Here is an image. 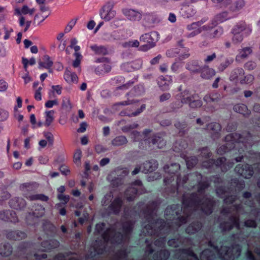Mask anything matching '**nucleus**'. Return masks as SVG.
I'll use <instances>...</instances> for the list:
<instances>
[{
  "instance_id": "58",
  "label": "nucleus",
  "mask_w": 260,
  "mask_h": 260,
  "mask_svg": "<svg viewBox=\"0 0 260 260\" xmlns=\"http://www.w3.org/2000/svg\"><path fill=\"white\" fill-rule=\"evenodd\" d=\"M77 41L75 38H73L71 40V44L70 47L71 48H73L75 51V53L79 52V51L80 49V47L79 46L76 45Z\"/></svg>"
},
{
  "instance_id": "30",
  "label": "nucleus",
  "mask_w": 260,
  "mask_h": 260,
  "mask_svg": "<svg viewBox=\"0 0 260 260\" xmlns=\"http://www.w3.org/2000/svg\"><path fill=\"white\" fill-rule=\"evenodd\" d=\"M90 48L98 55H106L108 53L107 49L103 46L93 45L90 46Z\"/></svg>"
},
{
  "instance_id": "55",
  "label": "nucleus",
  "mask_w": 260,
  "mask_h": 260,
  "mask_svg": "<svg viewBox=\"0 0 260 260\" xmlns=\"http://www.w3.org/2000/svg\"><path fill=\"white\" fill-rule=\"evenodd\" d=\"M233 42L235 44H238L242 42L244 35L236 32H233Z\"/></svg>"
},
{
  "instance_id": "19",
  "label": "nucleus",
  "mask_w": 260,
  "mask_h": 260,
  "mask_svg": "<svg viewBox=\"0 0 260 260\" xmlns=\"http://www.w3.org/2000/svg\"><path fill=\"white\" fill-rule=\"evenodd\" d=\"M172 79L171 76H161L159 78L158 84L162 90H168L169 85L172 83Z\"/></svg>"
},
{
  "instance_id": "56",
  "label": "nucleus",
  "mask_w": 260,
  "mask_h": 260,
  "mask_svg": "<svg viewBox=\"0 0 260 260\" xmlns=\"http://www.w3.org/2000/svg\"><path fill=\"white\" fill-rule=\"evenodd\" d=\"M169 253L168 251H161L159 253V256L156 257V260H166L169 257Z\"/></svg>"
},
{
  "instance_id": "57",
  "label": "nucleus",
  "mask_w": 260,
  "mask_h": 260,
  "mask_svg": "<svg viewBox=\"0 0 260 260\" xmlns=\"http://www.w3.org/2000/svg\"><path fill=\"white\" fill-rule=\"evenodd\" d=\"M197 159L195 157H192L187 158L186 160V165L188 168L192 167L193 166L197 164Z\"/></svg>"
},
{
  "instance_id": "20",
  "label": "nucleus",
  "mask_w": 260,
  "mask_h": 260,
  "mask_svg": "<svg viewBox=\"0 0 260 260\" xmlns=\"http://www.w3.org/2000/svg\"><path fill=\"white\" fill-rule=\"evenodd\" d=\"M207 129L210 131L214 139L218 137V133L221 129L220 125L218 123H211L207 126Z\"/></svg>"
},
{
  "instance_id": "33",
  "label": "nucleus",
  "mask_w": 260,
  "mask_h": 260,
  "mask_svg": "<svg viewBox=\"0 0 260 260\" xmlns=\"http://www.w3.org/2000/svg\"><path fill=\"white\" fill-rule=\"evenodd\" d=\"M72 104L69 97L64 96L62 98L61 108L67 111H70L72 109Z\"/></svg>"
},
{
  "instance_id": "13",
  "label": "nucleus",
  "mask_w": 260,
  "mask_h": 260,
  "mask_svg": "<svg viewBox=\"0 0 260 260\" xmlns=\"http://www.w3.org/2000/svg\"><path fill=\"white\" fill-rule=\"evenodd\" d=\"M158 164L155 160H151L143 163L141 170L145 173L151 172L157 168Z\"/></svg>"
},
{
  "instance_id": "37",
  "label": "nucleus",
  "mask_w": 260,
  "mask_h": 260,
  "mask_svg": "<svg viewBox=\"0 0 260 260\" xmlns=\"http://www.w3.org/2000/svg\"><path fill=\"white\" fill-rule=\"evenodd\" d=\"M12 251L11 246L9 244H4L0 248V254L4 256H9Z\"/></svg>"
},
{
  "instance_id": "23",
  "label": "nucleus",
  "mask_w": 260,
  "mask_h": 260,
  "mask_svg": "<svg viewBox=\"0 0 260 260\" xmlns=\"http://www.w3.org/2000/svg\"><path fill=\"white\" fill-rule=\"evenodd\" d=\"M65 80L70 83H76L78 82V78L77 75L68 70H67L64 74Z\"/></svg>"
},
{
  "instance_id": "59",
  "label": "nucleus",
  "mask_w": 260,
  "mask_h": 260,
  "mask_svg": "<svg viewBox=\"0 0 260 260\" xmlns=\"http://www.w3.org/2000/svg\"><path fill=\"white\" fill-rule=\"evenodd\" d=\"M138 126V124L137 123H133L132 124H131L129 125H126L122 128V131L126 133L129 132L131 129L136 128Z\"/></svg>"
},
{
  "instance_id": "29",
  "label": "nucleus",
  "mask_w": 260,
  "mask_h": 260,
  "mask_svg": "<svg viewBox=\"0 0 260 260\" xmlns=\"http://www.w3.org/2000/svg\"><path fill=\"white\" fill-rule=\"evenodd\" d=\"M126 138L124 136H119L115 137L111 141V144L114 146H120L127 143Z\"/></svg>"
},
{
  "instance_id": "7",
  "label": "nucleus",
  "mask_w": 260,
  "mask_h": 260,
  "mask_svg": "<svg viewBox=\"0 0 260 260\" xmlns=\"http://www.w3.org/2000/svg\"><path fill=\"white\" fill-rule=\"evenodd\" d=\"M98 62H103L99 65L95 70L96 74L102 75L109 72L111 67L107 58H102L97 60Z\"/></svg>"
},
{
  "instance_id": "9",
  "label": "nucleus",
  "mask_w": 260,
  "mask_h": 260,
  "mask_svg": "<svg viewBox=\"0 0 260 260\" xmlns=\"http://www.w3.org/2000/svg\"><path fill=\"white\" fill-rule=\"evenodd\" d=\"M123 13L131 21H139L142 18L141 13L134 9H125L123 10Z\"/></svg>"
},
{
  "instance_id": "6",
  "label": "nucleus",
  "mask_w": 260,
  "mask_h": 260,
  "mask_svg": "<svg viewBox=\"0 0 260 260\" xmlns=\"http://www.w3.org/2000/svg\"><path fill=\"white\" fill-rule=\"evenodd\" d=\"M142 186V182L140 180H137L131 185L127 189L125 195L128 201L133 200L136 197L137 193Z\"/></svg>"
},
{
  "instance_id": "61",
  "label": "nucleus",
  "mask_w": 260,
  "mask_h": 260,
  "mask_svg": "<svg viewBox=\"0 0 260 260\" xmlns=\"http://www.w3.org/2000/svg\"><path fill=\"white\" fill-rule=\"evenodd\" d=\"M112 197L111 193L106 194L102 201L103 205H107L111 201Z\"/></svg>"
},
{
  "instance_id": "31",
  "label": "nucleus",
  "mask_w": 260,
  "mask_h": 260,
  "mask_svg": "<svg viewBox=\"0 0 260 260\" xmlns=\"http://www.w3.org/2000/svg\"><path fill=\"white\" fill-rule=\"evenodd\" d=\"M15 213L10 211L3 212L0 213V218L4 220H10L11 221H16L17 220L14 218Z\"/></svg>"
},
{
  "instance_id": "60",
  "label": "nucleus",
  "mask_w": 260,
  "mask_h": 260,
  "mask_svg": "<svg viewBox=\"0 0 260 260\" xmlns=\"http://www.w3.org/2000/svg\"><path fill=\"white\" fill-rule=\"evenodd\" d=\"M58 104V101L56 99L53 100H49L46 102L45 107L47 108H51L54 105Z\"/></svg>"
},
{
  "instance_id": "18",
  "label": "nucleus",
  "mask_w": 260,
  "mask_h": 260,
  "mask_svg": "<svg viewBox=\"0 0 260 260\" xmlns=\"http://www.w3.org/2000/svg\"><path fill=\"white\" fill-rule=\"evenodd\" d=\"M9 204L12 208L16 209H21L26 206L25 200L20 198H15L11 200Z\"/></svg>"
},
{
  "instance_id": "51",
  "label": "nucleus",
  "mask_w": 260,
  "mask_h": 260,
  "mask_svg": "<svg viewBox=\"0 0 260 260\" xmlns=\"http://www.w3.org/2000/svg\"><path fill=\"white\" fill-rule=\"evenodd\" d=\"M33 214L34 216L36 217H41L45 214V209L42 206H38Z\"/></svg>"
},
{
  "instance_id": "27",
  "label": "nucleus",
  "mask_w": 260,
  "mask_h": 260,
  "mask_svg": "<svg viewBox=\"0 0 260 260\" xmlns=\"http://www.w3.org/2000/svg\"><path fill=\"white\" fill-rule=\"evenodd\" d=\"M237 134H230L228 135L225 137V139L228 141H230L232 138H233L234 136L237 137ZM232 144L233 142H229L226 143L225 146H223L222 147H220L218 149L217 152L219 154H222L223 152H226L229 150V149H228V146H230Z\"/></svg>"
},
{
  "instance_id": "24",
  "label": "nucleus",
  "mask_w": 260,
  "mask_h": 260,
  "mask_svg": "<svg viewBox=\"0 0 260 260\" xmlns=\"http://www.w3.org/2000/svg\"><path fill=\"white\" fill-rule=\"evenodd\" d=\"M59 243L56 240L46 241L42 243V246L43 248L41 249L42 251H46L50 250L52 248H55L58 247Z\"/></svg>"
},
{
  "instance_id": "15",
  "label": "nucleus",
  "mask_w": 260,
  "mask_h": 260,
  "mask_svg": "<svg viewBox=\"0 0 260 260\" xmlns=\"http://www.w3.org/2000/svg\"><path fill=\"white\" fill-rule=\"evenodd\" d=\"M198 206H199L198 208H200L207 214H210L212 212L213 203L211 200L208 199H203L202 203H198Z\"/></svg>"
},
{
  "instance_id": "22",
  "label": "nucleus",
  "mask_w": 260,
  "mask_h": 260,
  "mask_svg": "<svg viewBox=\"0 0 260 260\" xmlns=\"http://www.w3.org/2000/svg\"><path fill=\"white\" fill-rule=\"evenodd\" d=\"M35 11L34 8L30 9L27 5H23L21 9L17 8L15 9V13L18 15L29 14L32 15Z\"/></svg>"
},
{
  "instance_id": "12",
  "label": "nucleus",
  "mask_w": 260,
  "mask_h": 260,
  "mask_svg": "<svg viewBox=\"0 0 260 260\" xmlns=\"http://www.w3.org/2000/svg\"><path fill=\"white\" fill-rule=\"evenodd\" d=\"M204 22L205 21H203V20H201L196 22H193L189 25H188L187 26V29L188 30H193V31L187 34L186 37L187 38H191L199 34L200 32V30H199V27L202 25Z\"/></svg>"
},
{
  "instance_id": "42",
  "label": "nucleus",
  "mask_w": 260,
  "mask_h": 260,
  "mask_svg": "<svg viewBox=\"0 0 260 260\" xmlns=\"http://www.w3.org/2000/svg\"><path fill=\"white\" fill-rule=\"evenodd\" d=\"M180 168V165L178 164H172L171 166L166 165L164 167V170L166 172H168L169 173L174 174L177 172Z\"/></svg>"
},
{
  "instance_id": "49",
  "label": "nucleus",
  "mask_w": 260,
  "mask_h": 260,
  "mask_svg": "<svg viewBox=\"0 0 260 260\" xmlns=\"http://www.w3.org/2000/svg\"><path fill=\"white\" fill-rule=\"evenodd\" d=\"M82 157V151L80 149L76 150L74 155V162L77 165L81 164V158Z\"/></svg>"
},
{
  "instance_id": "32",
  "label": "nucleus",
  "mask_w": 260,
  "mask_h": 260,
  "mask_svg": "<svg viewBox=\"0 0 260 260\" xmlns=\"http://www.w3.org/2000/svg\"><path fill=\"white\" fill-rule=\"evenodd\" d=\"M25 197L30 201L35 200H41L43 201H47L48 200V197L43 194H25Z\"/></svg>"
},
{
  "instance_id": "1",
  "label": "nucleus",
  "mask_w": 260,
  "mask_h": 260,
  "mask_svg": "<svg viewBox=\"0 0 260 260\" xmlns=\"http://www.w3.org/2000/svg\"><path fill=\"white\" fill-rule=\"evenodd\" d=\"M211 248L213 249L212 250L207 249L202 252L200 256L201 260H211L215 254L226 260H233L240 255L241 248L238 245H236L232 248L225 246L222 247L220 250L215 247H211Z\"/></svg>"
},
{
  "instance_id": "5",
  "label": "nucleus",
  "mask_w": 260,
  "mask_h": 260,
  "mask_svg": "<svg viewBox=\"0 0 260 260\" xmlns=\"http://www.w3.org/2000/svg\"><path fill=\"white\" fill-rule=\"evenodd\" d=\"M127 174V172L122 169L117 168L112 171L108 175V180L113 185L118 186L122 183L123 178Z\"/></svg>"
},
{
  "instance_id": "54",
  "label": "nucleus",
  "mask_w": 260,
  "mask_h": 260,
  "mask_svg": "<svg viewBox=\"0 0 260 260\" xmlns=\"http://www.w3.org/2000/svg\"><path fill=\"white\" fill-rule=\"evenodd\" d=\"M44 136L47 139L49 145H52L53 143V135L49 132H44L43 133Z\"/></svg>"
},
{
  "instance_id": "64",
  "label": "nucleus",
  "mask_w": 260,
  "mask_h": 260,
  "mask_svg": "<svg viewBox=\"0 0 260 260\" xmlns=\"http://www.w3.org/2000/svg\"><path fill=\"white\" fill-rule=\"evenodd\" d=\"M76 23V20H72L68 23L65 28L66 32H69Z\"/></svg>"
},
{
  "instance_id": "46",
  "label": "nucleus",
  "mask_w": 260,
  "mask_h": 260,
  "mask_svg": "<svg viewBox=\"0 0 260 260\" xmlns=\"http://www.w3.org/2000/svg\"><path fill=\"white\" fill-rule=\"evenodd\" d=\"M245 6V2L243 0L237 1L233 5L230 7L233 11H238L242 9Z\"/></svg>"
},
{
  "instance_id": "10",
  "label": "nucleus",
  "mask_w": 260,
  "mask_h": 260,
  "mask_svg": "<svg viewBox=\"0 0 260 260\" xmlns=\"http://www.w3.org/2000/svg\"><path fill=\"white\" fill-rule=\"evenodd\" d=\"M142 66V60L141 59H136L131 62L124 63L122 64V69L127 71L131 72L140 69Z\"/></svg>"
},
{
  "instance_id": "53",
  "label": "nucleus",
  "mask_w": 260,
  "mask_h": 260,
  "mask_svg": "<svg viewBox=\"0 0 260 260\" xmlns=\"http://www.w3.org/2000/svg\"><path fill=\"white\" fill-rule=\"evenodd\" d=\"M233 62V59L232 58H226L224 62L221 63L219 67V70L221 71H223L224 69H225L228 66H229L231 64H232Z\"/></svg>"
},
{
  "instance_id": "34",
  "label": "nucleus",
  "mask_w": 260,
  "mask_h": 260,
  "mask_svg": "<svg viewBox=\"0 0 260 260\" xmlns=\"http://www.w3.org/2000/svg\"><path fill=\"white\" fill-rule=\"evenodd\" d=\"M54 112L53 110L46 111L45 112V121L44 125L46 127H48L51 124L54 120Z\"/></svg>"
},
{
  "instance_id": "28",
  "label": "nucleus",
  "mask_w": 260,
  "mask_h": 260,
  "mask_svg": "<svg viewBox=\"0 0 260 260\" xmlns=\"http://www.w3.org/2000/svg\"><path fill=\"white\" fill-rule=\"evenodd\" d=\"M250 32L251 30L249 28H246L244 24H241L236 25L233 30V32L243 34V35H247Z\"/></svg>"
},
{
  "instance_id": "35",
  "label": "nucleus",
  "mask_w": 260,
  "mask_h": 260,
  "mask_svg": "<svg viewBox=\"0 0 260 260\" xmlns=\"http://www.w3.org/2000/svg\"><path fill=\"white\" fill-rule=\"evenodd\" d=\"M215 72L214 70L211 68H205L201 73V76L204 79H209L214 76Z\"/></svg>"
},
{
  "instance_id": "25",
  "label": "nucleus",
  "mask_w": 260,
  "mask_h": 260,
  "mask_svg": "<svg viewBox=\"0 0 260 260\" xmlns=\"http://www.w3.org/2000/svg\"><path fill=\"white\" fill-rule=\"evenodd\" d=\"M233 109L235 112L241 113L244 116L249 115L250 113L247 106L243 104L236 105Z\"/></svg>"
},
{
  "instance_id": "39",
  "label": "nucleus",
  "mask_w": 260,
  "mask_h": 260,
  "mask_svg": "<svg viewBox=\"0 0 260 260\" xmlns=\"http://www.w3.org/2000/svg\"><path fill=\"white\" fill-rule=\"evenodd\" d=\"M201 226H202L201 223L199 222L193 223L187 228L186 231L188 234H194L199 230H200Z\"/></svg>"
},
{
  "instance_id": "44",
  "label": "nucleus",
  "mask_w": 260,
  "mask_h": 260,
  "mask_svg": "<svg viewBox=\"0 0 260 260\" xmlns=\"http://www.w3.org/2000/svg\"><path fill=\"white\" fill-rule=\"evenodd\" d=\"M149 222V224H147L146 225H144V228L143 230V233H144L145 234H148V235H153L155 234V230H153V227L152 225H150L149 224H153L150 222V220H148V221Z\"/></svg>"
},
{
  "instance_id": "47",
  "label": "nucleus",
  "mask_w": 260,
  "mask_h": 260,
  "mask_svg": "<svg viewBox=\"0 0 260 260\" xmlns=\"http://www.w3.org/2000/svg\"><path fill=\"white\" fill-rule=\"evenodd\" d=\"M212 1L221 8L228 7L231 4V0H212Z\"/></svg>"
},
{
  "instance_id": "11",
  "label": "nucleus",
  "mask_w": 260,
  "mask_h": 260,
  "mask_svg": "<svg viewBox=\"0 0 260 260\" xmlns=\"http://www.w3.org/2000/svg\"><path fill=\"white\" fill-rule=\"evenodd\" d=\"M195 95V94H191L188 90H184L183 92H181L179 95L180 102L177 108L182 107L183 104H189L193 100Z\"/></svg>"
},
{
  "instance_id": "3",
  "label": "nucleus",
  "mask_w": 260,
  "mask_h": 260,
  "mask_svg": "<svg viewBox=\"0 0 260 260\" xmlns=\"http://www.w3.org/2000/svg\"><path fill=\"white\" fill-rule=\"evenodd\" d=\"M105 226V224L103 223L97 224L95 226V232L99 234H102L103 238L105 241L110 240L112 243H120V242L122 240V239L126 238L125 237V236L124 237L123 235H120V234H115L113 237L110 239V235L113 234V231L109 229L104 233H103Z\"/></svg>"
},
{
  "instance_id": "14",
  "label": "nucleus",
  "mask_w": 260,
  "mask_h": 260,
  "mask_svg": "<svg viewBox=\"0 0 260 260\" xmlns=\"http://www.w3.org/2000/svg\"><path fill=\"white\" fill-rule=\"evenodd\" d=\"M244 70L241 68H237L231 72L230 79L231 81L240 82L241 79L244 77Z\"/></svg>"
},
{
  "instance_id": "41",
  "label": "nucleus",
  "mask_w": 260,
  "mask_h": 260,
  "mask_svg": "<svg viewBox=\"0 0 260 260\" xmlns=\"http://www.w3.org/2000/svg\"><path fill=\"white\" fill-rule=\"evenodd\" d=\"M52 90L49 92V98L51 99L55 96L54 93L56 92L58 95L61 94L62 87L60 85L52 86Z\"/></svg>"
},
{
  "instance_id": "36",
  "label": "nucleus",
  "mask_w": 260,
  "mask_h": 260,
  "mask_svg": "<svg viewBox=\"0 0 260 260\" xmlns=\"http://www.w3.org/2000/svg\"><path fill=\"white\" fill-rule=\"evenodd\" d=\"M121 205V200L119 198L115 199L110 205V209L114 213H117L119 211Z\"/></svg>"
},
{
  "instance_id": "43",
  "label": "nucleus",
  "mask_w": 260,
  "mask_h": 260,
  "mask_svg": "<svg viewBox=\"0 0 260 260\" xmlns=\"http://www.w3.org/2000/svg\"><path fill=\"white\" fill-rule=\"evenodd\" d=\"M229 18L228 13L223 12L218 14L215 17V20L216 23H221Z\"/></svg>"
},
{
  "instance_id": "40",
  "label": "nucleus",
  "mask_w": 260,
  "mask_h": 260,
  "mask_svg": "<svg viewBox=\"0 0 260 260\" xmlns=\"http://www.w3.org/2000/svg\"><path fill=\"white\" fill-rule=\"evenodd\" d=\"M196 13L195 10L191 7H185L182 9V16L186 18L193 16Z\"/></svg>"
},
{
  "instance_id": "8",
  "label": "nucleus",
  "mask_w": 260,
  "mask_h": 260,
  "mask_svg": "<svg viewBox=\"0 0 260 260\" xmlns=\"http://www.w3.org/2000/svg\"><path fill=\"white\" fill-rule=\"evenodd\" d=\"M235 171L245 178H249L253 174V171L248 164H239L235 168Z\"/></svg>"
},
{
  "instance_id": "48",
  "label": "nucleus",
  "mask_w": 260,
  "mask_h": 260,
  "mask_svg": "<svg viewBox=\"0 0 260 260\" xmlns=\"http://www.w3.org/2000/svg\"><path fill=\"white\" fill-rule=\"evenodd\" d=\"M74 55L76 57V59L73 61V65L75 68L79 67V70L80 71L81 68L79 66L81 62V60L82 58V56L81 55L80 52L75 53Z\"/></svg>"
},
{
  "instance_id": "38",
  "label": "nucleus",
  "mask_w": 260,
  "mask_h": 260,
  "mask_svg": "<svg viewBox=\"0 0 260 260\" xmlns=\"http://www.w3.org/2000/svg\"><path fill=\"white\" fill-rule=\"evenodd\" d=\"M186 69L192 72H198L200 71L198 63L196 61H191L186 64Z\"/></svg>"
},
{
  "instance_id": "26",
  "label": "nucleus",
  "mask_w": 260,
  "mask_h": 260,
  "mask_svg": "<svg viewBox=\"0 0 260 260\" xmlns=\"http://www.w3.org/2000/svg\"><path fill=\"white\" fill-rule=\"evenodd\" d=\"M43 61L39 62V68H45L50 69L53 64V62L51 60L50 58L48 55H44L43 57Z\"/></svg>"
},
{
  "instance_id": "63",
  "label": "nucleus",
  "mask_w": 260,
  "mask_h": 260,
  "mask_svg": "<svg viewBox=\"0 0 260 260\" xmlns=\"http://www.w3.org/2000/svg\"><path fill=\"white\" fill-rule=\"evenodd\" d=\"M256 66V63L252 61H248L245 64V68L249 70H253Z\"/></svg>"
},
{
  "instance_id": "17",
  "label": "nucleus",
  "mask_w": 260,
  "mask_h": 260,
  "mask_svg": "<svg viewBox=\"0 0 260 260\" xmlns=\"http://www.w3.org/2000/svg\"><path fill=\"white\" fill-rule=\"evenodd\" d=\"M234 225L239 228V219L236 216L232 217L228 222L221 223L220 228L224 231L230 230Z\"/></svg>"
},
{
  "instance_id": "50",
  "label": "nucleus",
  "mask_w": 260,
  "mask_h": 260,
  "mask_svg": "<svg viewBox=\"0 0 260 260\" xmlns=\"http://www.w3.org/2000/svg\"><path fill=\"white\" fill-rule=\"evenodd\" d=\"M140 43L136 40H133L125 42L123 44V46L125 48L137 47L139 46Z\"/></svg>"
},
{
  "instance_id": "2",
  "label": "nucleus",
  "mask_w": 260,
  "mask_h": 260,
  "mask_svg": "<svg viewBox=\"0 0 260 260\" xmlns=\"http://www.w3.org/2000/svg\"><path fill=\"white\" fill-rule=\"evenodd\" d=\"M140 40L144 44L140 47V50L146 51L155 46L158 40V35L156 32L145 34L140 37Z\"/></svg>"
},
{
  "instance_id": "16",
  "label": "nucleus",
  "mask_w": 260,
  "mask_h": 260,
  "mask_svg": "<svg viewBox=\"0 0 260 260\" xmlns=\"http://www.w3.org/2000/svg\"><path fill=\"white\" fill-rule=\"evenodd\" d=\"M150 147L152 149L162 148L166 145V141L160 136H155L151 140L150 142Z\"/></svg>"
},
{
  "instance_id": "52",
  "label": "nucleus",
  "mask_w": 260,
  "mask_h": 260,
  "mask_svg": "<svg viewBox=\"0 0 260 260\" xmlns=\"http://www.w3.org/2000/svg\"><path fill=\"white\" fill-rule=\"evenodd\" d=\"M254 80V77L251 75H247L241 79L240 83L241 84H250Z\"/></svg>"
},
{
  "instance_id": "62",
  "label": "nucleus",
  "mask_w": 260,
  "mask_h": 260,
  "mask_svg": "<svg viewBox=\"0 0 260 260\" xmlns=\"http://www.w3.org/2000/svg\"><path fill=\"white\" fill-rule=\"evenodd\" d=\"M58 199L62 201L63 204H67L69 201L70 197L68 195H64L63 194H58L57 195Z\"/></svg>"
},
{
  "instance_id": "45",
  "label": "nucleus",
  "mask_w": 260,
  "mask_h": 260,
  "mask_svg": "<svg viewBox=\"0 0 260 260\" xmlns=\"http://www.w3.org/2000/svg\"><path fill=\"white\" fill-rule=\"evenodd\" d=\"M196 98L197 96L196 95L193 100H192V101L188 104L190 108L193 109L198 108H200L202 105V101L200 100L197 99Z\"/></svg>"
},
{
  "instance_id": "21",
  "label": "nucleus",
  "mask_w": 260,
  "mask_h": 260,
  "mask_svg": "<svg viewBox=\"0 0 260 260\" xmlns=\"http://www.w3.org/2000/svg\"><path fill=\"white\" fill-rule=\"evenodd\" d=\"M252 52L250 47H245L239 50V54L236 56V60L240 61L241 59L246 58Z\"/></svg>"
},
{
  "instance_id": "4",
  "label": "nucleus",
  "mask_w": 260,
  "mask_h": 260,
  "mask_svg": "<svg viewBox=\"0 0 260 260\" xmlns=\"http://www.w3.org/2000/svg\"><path fill=\"white\" fill-rule=\"evenodd\" d=\"M102 19L106 22L110 21L115 18L116 12L114 9V6L111 3H107L103 6L100 12Z\"/></svg>"
}]
</instances>
